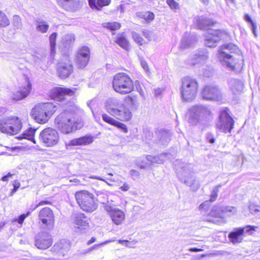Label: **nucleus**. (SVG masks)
<instances>
[{
	"mask_svg": "<svg viewBox=\"0 0 260 260\" xmlns=\"http://www.w3.org/2000/svg\"><path fill=\"white\" fill-rule=\"evenodd\" d=\"M235 47L232 44L221 46L218 49L217 56L222 66L229 70L239 72L243 68L244 59L241 54H231V51Z\"/></svg>",
	"mask_w": 260,
	"mask_h": 260,
	"instance_id": "f257e3e1",
	"label": "nucleus"
},
{
	"mask_svg": "<svg viewBox=\"0 0 260 260\" xmlns=\"http://www.w3.org/2000/svg\"><path fill=\"white\" fill-rule=\"evenodd\" d=\"M105 108L109 114L121 121H128L133 116L130 109L124 102L117 98L107 99L105 103Z\"/></svg>",
	"mask_w": 260,
	"mask_h": 260,
	"instance_id": "f03ea898",
	"label": "nucleus"
},
{
	"mask_svg": "<svg viewBox=\"0 0 260 260\" xmlns=\"http://www.w3.org/2000/svg\"><path fill=\"white\" fill-rule=\"evenodd\" d=\"M54 123L56 128L64 134L72 133L83 126L81 121H75L69 111H64L59 114L55 119Z\"/></svg>",
	"mask_w": 260,
	"mask_h": 260,
	"instance_id": "7ed1b4c3",
	"label": "nucleus"
},
{
	"mask_svg": "<svg viewBox=\"0 0 260 260\" xmlns=\"http://www.w3.org/2000/svg\"><path fill=\"white\" fill-rule=\"evenodd\" d=\"M56 105L52 103H39L31 109L30 115L39 124L47 123L56 111Z\"/></svg>",
	"mask_w": 260,
	"mask_h": 260,
	"instance_id": "20e7f679",
	"label": "nucleus"
},
{
	"mask_svg": "<svg viewBox=\"0 0 260 260\" xmlns=\"http://www.w3.org/2000/svg\"><path fill=\"white\" fill-rule=\"evenodd\" d=\"M114 90L120 94L131 93L134 89V82L125 73H118L114 75L112 81Z\"/></svg>",
	"mask_w": 260,
	"mask_h": 260,
	"instance_id": "39448f33",
	"label": "nucleus"
},
{
	"mask_svg": "<svg viewBox=\"0 0 260 260\" xmlns=\"http://www.w3.org/2000/svg\"><path fill=\"white\" fill-rule=\"evenodd\" d=\"M210 114V110L208 107L202 105H196L188 110L186 116L190 124L196 125L206 121Z\"/></svg>",
	"mask_w": 260,
	"mask_h": 260,
	"instance_id": "423d86ee",
	"label": "nucleus"
},
{
	"mask_svg": "<svg viewBox=\"0 0 260 260\" xmlns=\"http://www.w3.org/2000/svg\"><path fill=\"white\" fill-rule=\"evenodd\" d=\"M22 127V120L16 116H7L0 119V131L3 133L15 135L20 132Z\"/></svg>",
	"mask_w": 260,
	"mask_h": 260,
	"instance_id": "0eeeda50",
	"label": "nucleus"
},
{
	"mask_svg": "<svg viewBox=\"0 0 260 260\" xmlns=\"http://www.w3.org/2000/svg\"><path fill=\"white\" fill-rule=\"evenodd\" d=\"M181 93L183 100L191 102L196 97L198 83L196 79L187 76L181 80Z\"/></svg>",
	"mask_w": 260,
	"mask_h": 260,
	"instance_id": "6e6552de",
	"label": "nucleus"
},
{
	"mask_svg": "<svg viewBox=\"0 0 260 260\" xmlns=\"http://www.w3.org/2000/svg\"><path fill=\"white\" fill-rule=\"evenodd\" d=\"M75 198L80 208L86 212H93L98 207L94 195L87 191L81 190L76 192Z\"/></svg>",
	"mask_w": 260,
	"mask_h": 260,
	"instance_id": "1a4fd4ad",
	"label": "nucleus"
},
{
	"mask_svg": "<svg viewBox=\"0 0 260 260\" xmlns=\"http://www.w3.org/2000/svg\"><path fill=\"white\" fill-rule=\"evenodd\" d=\"M236 212L237 209L234 207H226L224 208L214 207L209 214V216H211L213 218L211 219L208 217L206 220L217 224H222L225 223V217L231 216L235 214Z\"/></svg>",
	"mask_w": 260,
	"mask_h": 260,
	"instance_id": "9d476101",
	"label": "nucleus"
},
{
	"mask_svg": "<svg viewBox=\"0 0 260 260\" xmlns=\"http://www.w3.org/2000/svg\"><path fill=\"white\" fill-rule=\"evenodd\" d=\"M59 140L60 137L58 132L52 127L45 128L39 135V141L45 147H53L58 144Z\"/></svg>",
	"mask_w": 260,
	"mask_h": 260,
	"instance_id": "9b49d317",
	"label": "nucleus"
},
{
	"mask_svg": "<svg viewBox=\"0 0 260 260\" xmlns=\"http://www.w3.org/2000/svg\"><path fill=\"white\" fill-rule=\"evenodd\" d=\"M177 170V176L181 181L187 185L192 187L194 184L197 188L199 187V183L196 180L190 165H186Z\"/></svg>",
	"mask_w": 260,
	"mask_h": 260,
	"instance_id": "f8f14e48",
	"label": "nucleus"
},
{
	"mask_svg": "<svg viewBox=\"0 0 260 260\" xmlns=\"http://www.w3.org/2000/svg\"><path fill=\"white\" fill-rule=\"evenodd\" d=\"M226 35V33L224 31L209 29L205 34V45L209 47H214L218 41Z\"/></svg>",
	"mask_w": 260,
	"mask_h": 260,
	"instance_id": "ddd939ff",
	"label": "nucleus"
},
{
	"mask_svg": "<svg viewBox=\"0 0 260 260\" xmlns=\"http://www.w3.org/2000/svg\"><path fill=\"white\" fill-rule=\"evenodd\" d=\"M104 208L110 216L113 222L116 225H121L124 221L125 213L121 210L107 204L105 205Z\"/></svg>",
	"mask_w": 260,
	"mask_h": 260,
	"instance_id": "4468645a",
	"label": "nucleus"
},
{
	"mask_svg": "<svg viewBox=\"0 0 260 260\" xmlns=\"http://www.w3.org/2000/svg\"><path fill=\"white\" fill-rule=\"evenodd\" d=\"M233 125V119L226 112L222 111L220 113L219 121L216 124L217 129L224 133H230Z\"/></svg>",
	"mask_w": 260,
	"mask_h": 260,
	"instance_id": "2eb2a0df",
	"label": "nucleus"
},
{
	"mask_svg": "<svg viewBox=\"0 0 260 260\" xmlns=\"http://www.w3.org/2000/svg\"><path fill=\"white\" fill-rule=\"evenodd\" d=\"M74 93V91L70 88L57 87L51 89L48 93L49 96L52 100L61 102L64 101L66 96H71Z\"/></svg>",
	"mask_w": 260,
	"mask_h": 260,
	"instance_id": "dca6fc26",
	"label": "nucleus"
},
{
	"mask_svg": "<svg viewBox=\"0 0 260 260\" xmlns=\"http://www.w3.org/2000/svg\"><path fill=\"white\" fill-rule=\"evenodd\" d=\"M39 219L48 229H52L54 225V216L52 211L48 207L42 209L39 213Z\"/></svg>",
	"mask_w": 260,
	"mask_h": 260,
	"instance_id": "f3484780",
	"label": "nucleus"
},
{
	"mask_svg": "<svg viewBox=\"0 0 260 260\" xmlns=\"http://www.w3.org/2000/svg\"><path fill=\"white\" fill-rule=\"evenodd\" d=\"M90 50L87 46H82L78 49L76 56V63L80 69L85 68L89 60Z\"/></svg>",
	"mask_w": 260,
	"mask_h": 260,
	"instance_id": "a211bd4d",
	"label": "nucleus"
},
{
	"mask_svg": "<svg viewBox=\"0 0 260 260\" xmlns=\"http://www.w3.org/2000/svg\"><path fill=\"white\" fill-rule=\"evenodd\" d=\"M257 228L256 226L247 225L243 228L236 229L234 231L230 233L229 235V239L234 244L240 243L243 240L242 235L244 232L251 234L252 232L255 231Z\"/></svg>",
	"mask_w": 260,
	"mask_h": 260,
	"instance_id": "6ab92c4d",
	"label": "nucleus"
},
{
	"mask_svg": "<svg viewBox=\"0 0 260 260\" xmlns=\"http://www.w3.org/2000/svg\"><path fill=\"white\" fill-rule=\"evenodd\" d=\"M202 94L203 98L207 100H219L221 98L220 90L214 85H208L204 87Z\"/></svg>",
	"mask_w": 260,
	"mask_h": 260,
	"instance_id": "aec40b11",
	"label": "nucleus"
},
{
	"mask_svg": "<svg viewBox=\"0 0 260 260\" xmlns=\"http://www.w3.org/2000/svg\"><path fill=\"white\" fill-rule=\"evenodd\" d=\"M52 244L51 236L47 232L39 234L36 237L35 245L39 249H45Z\"/></svg>",
	"mask_w": 260,
	"mask_h": 260,
	"instance_id": "412c9836",
	"label": "nucleus"
},
{
	"mask_svg": "<svg viewBox=\"0 0 260 260\" xmlns=\"http://www.w3.org/2000/svg\"><path fill=\"white\" fill-rule=\"evenodd\" d=\"M31 84L27 77H24V82L18 90L14 94L13 99L16 101H20L25 98L30 93Z\"/></svg>",
	"mask_w": 260,
	"mask_h": 260,
	"instance_id": "4be33fe9",
	"label": "nucleus"
},
{
	"mask_svg": "<svg viewBox=\"0 0 260 260\" xmlns=\"http://www.w3.org/2000/svg\"><path fill=\"white\" fill-rule=\"evenodd\" d=\"M73 67L70 61L67 60L60 61L57 66V72L61 78H66L73 72Z\"/></svg>",
	"mask_w": 260,
	"mask_h": 260,
	"instance_id": "5701e85b",
	"label": "nucleus"
},
{
	"mask_svg": "<svg viewBox=\"0 0 260 260\" xmlns=\"http://www.w3.org/2000/svg\"><path fill=\"white\" fill-rule=\"evenodd\" d=\"M53 251L58 255L63 256L71 248L70 242L66 239H62L56 243L53 247Z\"/></svg>",
	"mask_w": 260,
	"mask_h": 260,
	"instance_id": "b1692460",
	"label": "nucleus"
},
{
	"mask_svg": "<svg viewBox=\"0 0 260 260\" xmlns=\"http://www.w3.org/2000/svg\"><path fill=\"white\" fill-rule=\"evenodd\" d=\"M73 223L80 230H86L89 226L88 219L81 213H78L74 215Z\"/></svg>",
	"mask_w": 260,
	"mask_h": 260,
	"instance_id": "393cba45",
	"label": "nucleus"
},
{
	"mask_svg": "<svg viewBox=\"0 0 260 260\" xmlns=\"http://www.w3.org/2000/svg\"><path fill=\"white\" fill-rule=\"evenodd\" d=\"M166 157V155L165 154H161L158 156H152V155H147L146 156L145 158L146 160L149 162V164L147 162L143 163L140 161V159H139L137 161V164L139 167L141 169L145 168L147 165H150L151 164L156 163V164H161L162 163L165 158Z\"/></svg>",
	"mask_w": 260,
	"mask_h": 260,
	"instance_id": "a878e982",
	"label": "nucleus"
},
{
	"mask_svg": "<svg viewBox=\"0 0 260 260\" xmlns=\"http://www.w3.org/2000/svg\"><path fill=\"white\" fill-rule=\"evenodd\" d=\"M229 90L233 94H238L242 92L243 84L240 80L230 79L228 81Z\"/></svg>",
	"mask_w": 260,
	"mask_h": 260,
	"instance_id": "bb28decb",
	"label": "nucleus"
},
{
	"mask_svg": "<svg viewBox=\"0 0 260 260\" xmlns=\"http://www.w3.org/2000/svg\"><path fill=\"white\" fill-rule=\"evenodd\" d=\"M102 118L105 122L120 129L124 133H126L127 132V127L124 123L114 119L111 116L105 113L102 115Z\"/></svg>",
	"mask_w": 260,
	"mask_h": 260,
	"instance_id": "cd10ccee",
	"label": "nucleus"
},
{
	"mask_svg": "<svg viewBox=\"0 0 260 260\" xmlns=\"http://www.w3.org/2000/svg\"><path fill=\"white\" fill-rule=\"evenodd\" d=\"M93 141V137L91 136H85L83 137L74 139L66 143L67 146L86 145L91 143Z\"/></svg>",
	"mask_w": 260,
	"mask_h": 260,
	"instance_id": "c85d7f7f",
	"label": "nucleus"
},
{
	"mask_svg": "<svg viewBox=\"0 0 260 260\" xmlns=\"http://www.w3.org/2000/svg\"><path fill=\"white\" fill-rule=\"evenodd\" d=\"M208 58V52L206 50L200 51L197 54H194L191 59L190 64L194 65L198 63L204 62Z\"/></svg>",
	"mask_w": 260,
	"mask_h": 260,
	"instance_id": "c756f323",
	"label": "nucleus"
},
{
	"mask_svg": "<svg viewBox=\"0 0 260 260\" xmlns=\"http://www.w3.org/2000/svg\"><path fill=\"white\" fill-rule=\"evenodd\" d=\"M197 42L194 36L187 33L185 34L180 43V48L182 49L188 48L193 45Z\"/></svg>",
	"mask_w": 260,
	"mask_h": 260,
	"instance_id": "7c9ffc66",
	"label": "nucleus"
},
{
	"mask_svg": "<svg viewBox=\"0 0 260 260\" xmlns=\"http://www.w3.org/2000/svg\"><path fill=\"white\" fill-rule=\"evenodd\" d=\"M58 4L67 10L74 11L78 8L80 0H56Z\"/></svg>",
	"mask_w": 260,
	"mask_h": 260,
	"instance_id": "2f4dec72",
	"label": "nucleus"
},
{
	"mask_svg": "<svg viewBox=\"0 0 260 260\" xmlns=\"http://www.w3.org/2000/svg\"><path fill=\"white\" fill-rule=\"evenodd\" d=\"M193 22L194 24L200 29H205L213 23L210 19L203 16L195 17Z\"/></svg>",
	"mask_w": 260,
	"mask_h": 260,
	"instance_id": "473e14b6",
	"label": "nucleus"
},
{
	"mask_svg": "<svg viewBox=\"0 0 260 260\" xmlns=\"http://www.w3.org/2000/svg\"><path fill=\"white\" fill-rule=\"evenodd\" d=\"M35 26L36 30L43 34L46 33L49 28V25L47 22L40 18L36 20Z\"/></svg>",
	"mask_w": 260,
	"mask_h": 260,
	"instance_id": "72a5a7b5",
	"label": "nucleus"
},
{
	"mask_svg": "<svg viewBox=\"0 0 260 260\" xmlns=\"http://www.w3.org/2000/svg\"><path fill=\"white\" fill-rule=\"evenodd\" d=\"M36 129L33 128H29L25 131L22 134V136L20 137L21 139H26L28 140L31 141L34 144H36V141L34 139Z\"/></svg>",
	"mask_w": 260,
	"mask_h": 260,
	"instance_id": "f704fd0d",
	"label": "nucleus"
},
{
	"mask_svg": "<svg viewBox=\"0 0 260 260\" xmlns=\"http://www.w3.org/2000/svg\"><path fill=\"white\" fill-rule=\"evenodd\" d=\"M75 41V36L73 34H67L62 39V45L67 48L72 45Z\"/></svg>",
	"mask_w": 260,
	"mask_h": 260,
	"instance_id": "c9c22d12",
	"label": "nucleus"
},
{
	"mask_svg": "<svg viewBox=\"0 0 260 260\" xmlns=\"http://www.w3.org/2000/svg\"><path fill=\"white\" fill-rule=\"evenodd\" d=\"M116 42L124 49L128 50L129 49V43L127 39L123 36H117Z\"/></svg>",
	"mask_w": 260,
	"mask_h": 260,
	"instance_id": "e433bc0d",
	"label": "nucleus"
},
{
	"mask_svg": "<svg viewBox=\"0 0 260 260\" xmlns=\"http://www.w3.org/2000/svg\"><path fill=\"white\" fill-rule=\"evenodd\" d=\"M57 38V33H52L49 37V42L50 45V53L51 55H53L55 53V46H56V39Z\"/></svg>",
	"mask_w": 260,
	"mask_h": 260,
	"instance_id": "4c0bfd02",
	"label": "nucleus"
},
{
	"mask_svg": "<svg viewBox=\"0 0 260 260\" xmlns=\"http://www.w3.org/2000/svg\"><path fill=\"white\" fill-rule=\"evenodd\" d=\"M137 15L140 17L143 18L147 21H152L154 18V14L149 11L139 12L137 13Z\"/></svg>",
	"mask_w": 260,
	"mask_h": 260,
	"instance_id": "58836bf2",
	"label": "nucleus"
},
{
	"mask_svg": "<svg viewBox=\"0 0 260 260\" xmlns=\"http://www.w3.org/2000/svg\"><path fill=\"white\" fill-rule=\"evenodd\" d=\"M104 27L107 28L111 30H115L120 28V23L116 22H107L103 24Z\"/></svg>",
	"mask_w": 260,
	"mask_h": 260,
	"instance_id": "ea45409f",
	"label": "nucleus"
},
{
	"mask_svg": "<svg viewBox=\"0 0 260 260\" xmlns=\"http://www.w3.org/2000/svg\"><path fill=\"white\" fill-rule=\"evenodd\" d=\"M111 3V0H96L95 2V7L91 8L92 9L100 10L104 6L109 5Z\"/></svg>",
	"mask_w": 260,
	"mask_h": 260,
	"instance_id": "a19ab883",
	"label": "nucleus"
},
{
	"mask_svg": "<svg viewBox=\"0 0 260 260\" xmlns=\"http://www.w3.org/2000/svg\"><path fill=\"white\" fill-rule=\"evenodd\" d=\"M10 24V21L5 13L0 11V27H6Z\"/></svg>",
	"mask_w": 260,
	"mask_h": 260,
	"instance_id": "79ce46f5",
	"label": "nucleus"
},
{
	"mask_svg": "<svg viewBox=\"0 0 260 260\" xmlns=\"http://www.w3.org/2000/svg\"><path fill=\"white\" fill-rule=\"evenodd\" d=\"M132 37L134 41L139 45H142L145 43V41L140 35L136 32H132Z\"/></svg>",
	"mask_w": 260,
	"mask_h": 260,
	"instance_id": "37998d69",
	"label": "nucleus"
},
{
	"mask_svg": "<svg viewBox=\"0 0 260 260\" xmlns=\"http://www.w3.org/2000/svg\"><path fill=\"white\" fill-rule=\"evenodd\" d=\"M124 100L128 102L131 106H135L137 103V96L135 95H128L125 97Z\"/></svg>",
	"mask_w": 260,
	"mask_h": 260,
	"instance_id": "c03bdc74",
	"label": "nucleus"
},
{
	"mask_svg": "<svg viewBox=\"0 0 260 260\" xmlns=\"http://www.w3.org/2000/svg\"><path fill=\"white\" fill-rule=\"evenodd\" d=\"M13 24L17 29L20 28L21 27V19L18 15H15L13 16Z\"/></svg>",
	"mask_w": 260,
	"mask_h": 260,
	"instance_id": "a18cd8bd",
	"label": "nucleus"
},
{
	"mask_svg": "<svg viewBox=\"0 0 260 260\" xmlns=\"http://www.w3.org/2000/svg\"><path fill=\"white\" fill-rule=\"evenodd\" d=\"M170 140L169 135L168 133L162 132L160 133V142L162 144H166Z\"/></svg>",
	"mask_w": 260,
	"mask_h": 260,
	"instance_id": "49530a36",
	"label": "nucleus"
},
{
	"mask_svg": "<svg viewBox=\"0 0 260 260\" xmlns=\"http://www.w3.org/2000/svg\"><path fill=\"white\" fill-rule=\"evenodd\" d=\"M140 61L141 62V66L145 73L147 74H150V72L149 71V66L147 61L142 57L140 58Z\"/></svg>",
	"mask_w": 260,
	"mask_h": 260,
	"instance_id": "de8ad7c7",
	"label": "nucleus"
},
{
	"mask_svg": "<svg viewBox=\"0 0 260 260\" xmlns=\"http://www.w3.org/2000/svg\"><path fill=\"white\" fill-rule=\"evenodd\" d=\"M259 207L253 203H250L249 205V211L251 214H255L256 212H260Z\"/></svg>",
	"mask_w": 260,
	"mask_h": 260,
	"instance_id": "09e8293b",
	"label": "nucleus"
},
{
	"mask_svg": "<svg viewBox=\"0 0 260 260\" xmlns=\"http://www.w3.org/2000/svg\"><path fill=\"white\" fill-rule=\"evenodd\" d=\"M167 4L172 10H175L179 9V4L175 0H167Z\"/></svg>",
	"mask_w": 260,
	"mask_h": 260,
	"instance_id": "8fccbe9b",
	"label": "nucleus"
},
{
	"mask_svg": "<svg viewBox=\"0 0 260 260\" xmlns=\"http://www.w3.org/2000/svg\"><path fill=\"white\" fill-rule=\"evenodd\" d=\"M30 214V212H27L26 214H23L19 216L18 218H16L15 221L22 224L24 219Z\"/></svg>",
	"mask_w": 260,
	"mask_h": 260,
	"instance_id": "3c124183",
	"label": "nucleus"
},
{
	"mask_svg": "<svg viewBox=\"0 0 260 260\" xmlns=\"http://www.w3.org/2000/svg\"><path fill=\"white\" fill-rule=\"evenodd\" d=\"M144 37L148 41H151L153 39V33L147 30H144L142 31Z\"/></svg>",
	"mask_w": 260,
	"mask_h": 260,
	"instance_id": "603ef678",
	"label": "nucleus"
},
{
	"mask_svg": "<svg viewBox=\"0 0 260 260\" xmlns=\"http://www.w3.org/2000/svg\"><path fill=\"white\" fill-rule=\"evenodd\" d=\"M218 188L217 186L213 188L212 194H211V198H210L211 202L214 201L215 200V199H216V197L217 196V192L218 191Z\"/></svg>",
	"mask_w": 260,
	"mask_h": 260,
	"instance_id": "864d4df0",
	"label": "nucleus"
},
{
	"mask_svg": "<svg viewBox=\"0 0 260 260\" xmlns=\"http://www.w3.org/2000/svg\"><path fill=\"white\" fill-rule=\"evenodd\" d=\"M50 204V202L48 201H42L40 202L37 205H35L34 208L32 209V210H35L37 208L42 206L45 205H48Z\"/></svg>",
	"mask_w": 260,
	"mask_h": 260,
	"instance_id": "5fc2aeb1",
	"label": "nucleus"
},
{
	"mask_svg": "<svg viewBox=\"0 0 260 260\" xmlns=\"http://www.w3.org/2000/svg\"><path fill=\"white\" fill-rule=\"evenodd\" d=\"M14 188L12 190L11 196H12L14 193L17 189L20 187V183L17 181H15L13 184Z\"/></svg>",
	"mask_w": 260,
	"mask_h": 260,
	"instance_id": "6e6d98bb",
	"label": "nucleus"
},
{
	"mask_svg": "<svg viewBox=\"0 0 260 260\" xmlns=\"http://www.w3.org/2000/svg\"><path fill=\"white\" fill-rule=\"evenodd\" d=\"M129 188L130 185L126 182L124 183V184L120 187V189L123 191H127Z\"/></svg>",
	"mask_w": 260,
	"mask_h": 260,
	"instance_id": "4d7b16f0",
	"label": "nucleus"
},
{
	"mask_svg": "<svg viewBox=\"0 0 260 260\" xmlns=\"http://www.w3.org/2000/svg\"><path fill=\"white\" fill-rule=\"evenodd\" d=\"M209 202L205 201L201 204L199 206L200 210L206 209L209 206Z\"/></svg>",
	"mask_w": 260,
	"mask_h": 260,
	"instance_id": "13d9d810",
	"label": "nucleus"
},
{
	"mask_svg": "<svg viewBox=\"0 0 260 260\" xmlns=\"http://www.w3.org/2000/svg\"><path fill=\"white\" fill-rule=\"evenodd\" d=\"M163 89L160 88H157L154 89V94L155 96H158L162 93Z\"/></svg>",
	"mask_w": 260,
	"mask_h": 260,
	"instance_id": "bf43d9fd",
	"label": "nucleus"
},
{
	"mask_svg": "<svg viewBox=\"0 0 260 260\" xmlns=\"http://www.w3.org/2000/svg\"><path fill=\"white\" fill-rule=\"evenodd\" d=\"M137 241L135 240H133L132 241H127V247L128 248H133L135 247V245L137 243Z\"/></svg>",
	"mask_w": 260,
	"mask_h": 260,
	"instance_id": "052dcab7",
	"label": "nucleus"
},
{
	"mask_svg": "<svg viewBox=\"0 0 260 260\" xmlns=\"http://www.w3.org/2000/svg\"><path fill=\"white\" fill-rule=\"evenodd\" d=\"M99 246H101L100 245V244H95L93 246H91L90 248L87 249V251H86V253L90 252V251L96 249L98 247H99Z\"/></svg>",
	"mask_w": 260,
	"mask_h": 260,
	"instance_id": "680f3d73",
	"label": "nucleus"
},
{
	"mask_svg": "<svg viewBox=\"0 0 260 260\" xmlns=\"http://www.w3.org/2000/svg\"><path fill=\"white\" fill-rule=\"evenodd\" d=\"M251 29L252 30V32L255 36H256L255 30L256 29V24L253 22L251 23Z\"/></svg>",
	"mask_w": 260,
	"mask_h": 260,
	"instance_id": "e2e57ef3",
	"label": "nucleus"
},
{
	"mask_svg": "<svg viewBox=\"0 0 260 260\" xmlns=\"http://www.w3.org/2000/svg\"><path fill=\"white\" fill-rule=\"evenodd\" d=\"M12 174L10 173H9L7 175L3 176L2 178V180L3 181H7L8 180L9 178L12 176Z\"/></svg>",
	"mask_w": 260,
	"mask_h": 260,
	"instance_id": "0e129e2a",
	"label": "nucleus"
},
{
	"mask_svg": "<svg viewBox=\"0 0 260 260\" xmlns=\"http://www.w3.org/2000/svg\"><path fill=\"white\" fill-rule=\"evenodd\" d=\"M118 242L121 245L125 246L127 247V240H118Z\"/></svg>",
	"mask_w": 260,
	"mask_h": 260,
	"instance_id": "69168bd1",
	"label": "nucleus"
},
{
	"mask_svg": "<svg viewBox=\"0 0 260 260\" xmlns=\"http://www.w3.org/2000/svg\"><path fill=\"white\" fill-rule=\"evenodd\" d=\"M130 174L132 176H138L139 175V172L135 170H131L130 171Z\"/></svg>",
	"mask_w": 260,
	"mask_h": 260,
	"instance_id": "338daca9",
	"label": "nucleus"
},
{
	"mask_svg": "<svg viewBox=\"0 0 260 260\" xmlns=\"http://www.w3.org/2000/svg\"><path fill=\"white\" fill-rule=\"evenodd\" d=\"M96 241V238L93 237H92L88 242H87V244L88 245H89L91 244L92 243L95 242Z\"/></svg>",
	"mask_w": 260,
	"mask_h": 260,
	"instance_id": "774afa93",
	"label": "nucleus"
}]
</instances>
